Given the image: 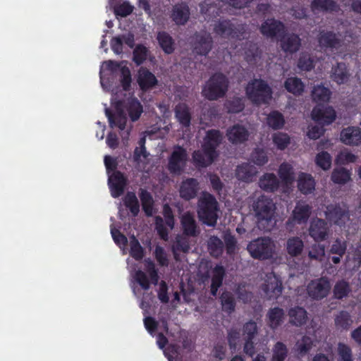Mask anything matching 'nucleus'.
I'll return each mask as SVG.
<instances>
[{
    "label": "nucleus",
    "mask_w": 361,
    "mask_h": 361,
    "mask_svg": "<svg viewBox=\"0 0 361 361\" xmlns=\"http://www.w3.org/2000/svg\"><path fill=\"white\" fill-rule=\"evenodd\" d=\"M192 51L197 55L206 56L213 47V39L206 31L196 32L192 42Z\"/></svg>",
    "instance_id": "obj_9"
},
{
    "label": "nucleus",
    "mask_w": 361,
    "mask_h": 361,
    "mask_svg": "<svg viewBox=\"0 0 361 361\" xmlns=\"http://www.w3.org/2000/svg\"><path fill=\"white\" fill-rule=\"evenodd\" d=\"M350 292V288L349 283L344 280L336 282L333 289L334 296L338 300L345 298Z\"/></svg>",
    "instance_id": "obj_53"
},
{
    "label": "nucleus",
    "mask_w": 361,
    "mask_h": 361,
    "mask_svg": "<svg viewBox=\"0 0 361 361\" xmlns=\"http://www.w3.org/2000/svg\"><path fill=\"white\" fill-rule=\"evenodd\" d=\"M223 238L225 243L226 253L228 255H233L237 246V241L235 236L231 233H224Z\"/></svg>",
    "instance_id": "obj_61"
},
{
    "label": "nucleus",
    "mask_w": 361,
    "mask_h": 361,
    "mask_svg": "<svg viewBox=\"0 0 361 361\" xmlns=\"http://www.w3.org/2000/svg\"><path fill=\"white\" fill-rule=\"evenodd\" d=\"M350 172L345 168L334 169L331 173V180L337 184H345L350 180Z\"/></svg>",
    "instance_id": "obj_51"
},
{
    "label": "nucleus",
    "mask_w": 361,
    "mask_h": 361,
    "mask_svg": "<svg viewBox=\"0 0 361 361\" xmlns=\"http://www.w3.org/2000/svg\"><path fill=\"white\" fill-rule=\"evenodd\" d=\"M308 233L316 243L326 241L331 233L330 226L326 220L314 218L310 221Z\"/></svg>",
    "instance_id": "obj_10"
},
{
    "label": "nucleus",
    "mask_w": 361,
    "mask_h": 361,
    "mask_svg": "<svg viewBox=\"0 0 361 361\" xmlns=\"http://www.w3.org/2000/svg\"><path fill=\"white\" fill-rule=\"evenodd\" d=\"M257 173L256 167L249 163H243L237 166L235 171L236 178L243 182H252L253 178Z\"/></svg>",
    "instance_id": "obj_28"
},
{
    "label": "nucleus",
    "mask_w": 361,
    "mask_h": 361,
    "mask_svg": "<svg viewBox=\"0 0 361 361\" xmlns=\"http://www.w3.org/2000/svg\"><path fill=\"white\" fill-rule=\"evenodd\" d=\"M282 290V283L275 274L267 276V279L262 285V290L268 300L277 299L281 295Z\"/></svg>",
    "instance_id": "obj_16"
},
{
    "label": "nucleus",
    "mask_w": 361,
    "mask_h": 361,
    "mask_svg": "<svg viewBox=\"0 0 361 361\" xmlns=\"http://www.w3.org/2000/svg\"><path fill=\"white\" fill-rule=\"evenodd\" d=\"M276 207L271 198L261 195L253 204V210L259 229L270 231L275 225Z\"/></svg>",
    "instance_id": "obj_1"
},
{
    "label": "nucleus",
    "mask_w": 361,
    "mask_h": 361,
    "mask_svg": "<svg viewBox=\"0 0 361 361\" xmlns=\"http://www.w3.org/2000/svg\"><path fill=\"white\" fill-rule=\"evenodd\" d=\"M124 205L129 209L133 216H137L140 212L138 199L133 192H127L123 199Z\"/></svg>",
    "instance_id": "obj_42"
},
{
    "label": "nucleus",
    "mask_w": 361,
    "mask_h": 361,
    "mask_svg": "<svg viewBox=\"0 0 361 361\" xmlns=\"http://www.w3.org/2000/svg\"><path fill=\"white\" fill-rule=\"evenodd\" d=\"M278 173L281 181L286 185L291 184L295 180L293 169L286 162L280 165Z\"/></svg>",
    "instance_id": "obj_46"
},
{
    "label": "nucleus",
    "mask_w": 361,
    "mask_h": 361,
    "mask_svg": "<svg viewBox=\"0 0 361 361\" xmlns=\"http://www.w3.org/2000/svg\"><path fill=\"white\" fill-rule=\"evenodd\" d=\"M225 276V269L221 265H216L212 271V283L210 286V293L213 296H216L218 289L221 286Z\"/></svg>",
    "instance_id": "obj_37"
},
{
    "label": "nucleus",
    "mask_w": 361,
    "mask_h": 361,
    "mask_svg": "<svg viewBox=\"0 0 361 361\" xmlns=\"http://www.w3.org/2000/svg\"><path fill=\"white\" fill-rule=\"evenodd\" d=\"M180 225L183 234L188 237H197L200 233V227L190 212L184 213L180 217Z\"/></svg>",
    "instance_id": "obj_22"
},
{
    "label": "nucleus",
    "mask_w": 361,
    "mask_h": 361,
    "mask_svg": "<svg viewBox=\"0 0 361 361\" xmlns=\"http://www.w3.org/2000/svg\"><path fill=\"white\" fill-rule=\"evenodd\" d=\"M220 300L224 312L231 314L235 311L236 302L234 296L231 292H223Z\"/></svg>",
    "instance_id": "obj_47"
},
{
    "label": "nucleus",
    "mask_w": 361,
    "mask_h": 361,
    "mask_svg": "<svg viewBox=\"0 0 361 361\" xmlns=\"http://www.w3.org/2000/svg\"><path fill=\"white\" fill-rule=\"evenodd\" d=\"M187 158L186 150L181 146H176L169 158L168 170L171 173L180 174L183 170Z\"/></svg>",
    "instance_id": "obj_14"
},
{
    "label": "nucleus",
    "mask_w": 361,
    "mask_h": 361,
    "mask_svg": "<svg viewBox=\"0 0 361 361\" xmlns=\"http://www.w3.org/2000/svg\"><path fill=\"white\" fill-rule=\"evenodd\" d=\"M243 333L245 339L253 340L257 334V323L252 320L246 322L243 326Z\"/></svg>",
    "instance_id": "obj_63"
},
{
    "label": "nucleus",
    "mask_w": 361,
    "mask_h": 361,
    "mask_svg": "<svg viewBox=\"0 0 361 361\" xmlns=\"http://www.w3.org/2000/svg\"><path fill=\"white\" fill-rule=\"evenodd\" d=\"M219 211V203L215 197L209 192H204L197 202L199 220L208 226L214 227L217 223Z\"/></svg>",
    "instance_id": "obj_2"
},
{
    "label": "nucleus",
    "mask_w": 361,
    "mask_h": 361,
    "mask_svg": "<svg viewBox=\"0 0 361 361\" xmlns=\"http://www.w3.org/2000/svg\"><path fill=\"white\" fill-rule=\"evenodd\" d=\"M224 249L223 241L217 236H212L208 243V250L210 255L215 258L220 257Z\"/></svg>",
    "instance_id": "obj_48"
},
{
    "label": "nucleus",
    "mask_w": 361,
    "mask_h": 361,
    "mask_svg": "<svg viewBox=\"0 0 361 361\" xmlns=\"http://www.w3.org/2000/svg\"><path fill=\"white\" fill-rule=\"evenodd\" d=\"M251 159L259 166H262L268 162L267 152L262 148H255L251 153Z\"/></svg>",
    "instance_id": "obj_58"
},
{
    "label": "nucleus",
    "mask_w": 361,
    "mask_h": 361,
    "mask_svg": "<svg viewBox=\"0 0 361 361\" xmlns=\"http://www.w3.org/2000/svg\"><path fill=\"white\" fill-rule=\"evenodd\" d=\"M247 249L253 258L268 259L272 257L274 245L269 238H259L251 241Z\"/></svg>",
    "instance_id": "obj_7"
},
{
    "label": "nucleus",
    "mask_w": 361,
    "mask_h": 361,
    "mask_svg": "<svg viewBox=\"0 0 361 361\" xmlns=\"http://www.w3.org/2000/svg\"><path fill=\"white\" fill-rule=\"evenodd\" d=\"M274 144L280 150L285 149L290 142V138L287 133H276L272 136Z\"/></svg>",
    "instance_id": "obj_56"
},
{
    "label": "nucleus",
    "mask_w": 361,
    "mask_h": 361,
    "mask_svg": "<svg viewBox=\"0 0 361 361\" xmlns=\"http://www.w3.org/2000/svg\"><path fill=\"white\" fill-rule=\"evenodd\" d=\"M347 245L345 241L337 238L334 240L330 247V253L343 257L346 251Z\"/></svg>",
    "instance_id": "obj_64"
},
{
    "label": "nucleus",
    "mask_w": 361,
    "mask_h": 361,
    "mask_svg": "<svg viewBox=\"0 0 361 361\" xmlns=\"http://www.w3.org/2000/svg\"><path fill=\"white\" fill-rule=\"evenodd\" d=\"M315 180L312 175L306 173H300L298 179V188L304 195L313 192L315 189Z\"/></svg>",
    "instance_id": "obj_33"
},
{
    "label": "nucleus",
    "mask_w": 361,
    "mask_h": 361,
    "mask_svg": "<svg viewBox=\"0 0 361 361\" xmlns=\"http://www.w3.org/2000/svg\"><path fill=\"white\" fill-rule=\"evenodd\" d=\"M229 81L222 73H214L202 87V96L209 101L224 97L228 90Z\"/></svg>",
    "instance_id": "obj_4"
},
{
    "label": "nucleus",
    "mask_w": 361,
    "mask_h": 361,
    "mask_svg": "<svg viewBox=\"0 0 361 361\" xmlns=\"http://www.w3.org/2000/svg\"><path fill=\"white\" fill-rule=\"evenodd\" d=\"M331 290V284L326 277L312 280L307 286V293L310 298L321 300L326 298Z\"/></svg>",
    "instance_id": "obj_8"
},
{
    "label": "nucleus",
    "mask_w": 361,
    "mask_h": 361,
    "mask_svg": "<svg viewBox=\"0 0 361 361\" xmlns=\"http://www.w3.org/2000/svg\"><path fill=\"white\" fill-rule=\"evenodd\" d=\"M130 256L137 261L141 260L145 255L143 247L141 246L140 243L135 235H133L130 238Z\"/></svg>",
    "instance_id": "obj_52"
},
{
    "label": "nucleus",
    "mask_w": 361,
    "mask_h": 361,
    "mask_svg": "<svg viewBox=\"0 0 361 361\" xmlns=\"http://www.w3.org/2000/svg\"><path fill=\"white\" fill-rule=\"evenodd\" d=\"M259 31L267 38L278 41L283 34L286 32V27L281 20L271 18L267 19L262 23Z\"/></svg>",
    "instance_id": "obj_12"
},
{
    "label": "nucleus",
    "mask_w": 361,
    "mask_h": 361,
    "mask_svg": "<svg viewBox=\"0 0 361 361\" xmlns=\"http://www.w3.org/2000/svg\"><path fill=\"white\" fill-rule=\"evenodd\" d=\"M280 185L277 176L273 173H265L259 180V188L265 192H274Z\"/></svg>",
    "instance_id": "obj_27"
},
{
    "label": "nucleus",
    "mask_w": 361,
    "mask_h": 361,
    "mask_svg": "<svg viewBox=\"0 0 361 361\" xmlns=\"http://www.w3.org/2000/svg\"><path fill=\"white\" fill-rule=\"evenodd\" d=\"M313 13H332L336 11L338 5L334 0H312L310 4Z\"/></svg>",
    "instance_id": "obj_34"
},
{
    "label": "nucleus",
    "mask_w": 361,
    "mask_h": 361,
    "mask_svg": "<svg viewBox=\"0 0 361 361\" xmlns=\"http://www.w3.org/2000/svg\"><path fill=\"white\" fill-rule=\"evenodd\" d=\"M341 141L351 146L361 145V128L360 127H348L341 132Z\"/></svg>",
    "instance_id": "obj_26"
},
{
    "label": "nucleus",
    "mask_w": 361,
    "mask_h": 361,
    "mask_svg": "<svg viewBox=\"0 0 361 361\" xmlns=\"http://www.w3.org/2000/svg\"><path fill=\"white\" fill-rule=\"evenodd\" d=\"M339 32L333 30H322L317 35L319 47L324 50L331 51L338 50L342 45L343 40L340 38Z\"/></svg>",
    "instance_id": "obj_13"
},
{
    "label": "nucleus",
    "mask_w": 361,
    "mask_h": 361,
    "mask_svg": "<svg viewBox=\"0 0 361 361\" xmlns=\"http://www.w3.org/2000/svg\"><path fill=\"white\" fill-rule=\"evenodd\" d=\"M337 353L338 361H353L352 349L347 344L339 342Z\"/></svg>",
    "instance_id": "obj_57"
},
{
    "label": "nucleus",
    "mask_w": 361,
    "mask_h": 361,
    "mask_svg": "<svg viewBox=\"0 0 361 361\" xmlns=\"http://www.w3.org/2000/svg\"><path fill=\"white\" fill-rule=\"evenodd\" d=\"M190 11L187 2L181 1L172 6L171 18L177 25H185L189 20Z\"/></svg>",
    "instance_id": "obj_20"
},
{
    "label": "nucleus",
    "mask_w": 361,
    "mask_h": 361,
    "mask_svg": "<svg viewBox=\"0 0 361 361\" xmlns=\"http://www.w3.org/2000/svg\"><path fill=\"white\" fill-rule=\"evenodd\" d=\"M157 39L164 52L167 54H172L175 50V42L172 37L165 31L157 33Z\"/></svg>",
    "instance_id": "obj_38"
},
{
    "label": "nucleus",
    "mask_w": 361,
    "mask_h": 361,
    "mask_svg": "<svg viewBox=\"0 0 361 361\" xmlns=\"http://www.w3.org/2000/svg\"><path fill=\"white\" fill-rule=\"evenodd\" d=\"M225 109L229 114H238L245 108V103L243 98L233 97L227 100L224 104Z\"/></svg>",
    "instance_id": "obj_50"
},
{
    "label": "nucleus",
    "mask_w": 361,
    "mask_h": 361,
    "mask_svg": "<svg viewBox=\"0 0 361 361\" xmlns=\"http://www.w3.org/2000/svg\"><path fill=\"white\" fill-rule=\"evenodd\" d=\"M326 218L335 225L343 226L350 219L349 209L346 204H330L326 207Z\"/></svg>",
    "instance_id": "obj_11"
},
{
    "label": "nucleus",
    "mask_w": 361,
    "mask_h": 361,
    "mask_svg": "<svg viewBox=\"0 0 361 361\" xmlns=\"http://www.w3.org/2000/svg\"><path fill=\"white\" fill-rule=\"evenodd\" d=\"M311 209L309 204H297L293 212L294 219L298 224L306 222L311 214Z\"/></svg>",
    "instance_id": "obj_43"
},
{
    "label": "nucleus",
    "mask_w": 361,
    "mask_h": 361,
    "mask_svg": "<svg viewBox=\"0 0 361 361\" xmlns=\"http://www.w3.org/2000/svg\"><path fill=\"white\" fill-rule=\"evenodd\" d=\"M304 248L303 241L297 236L291 237L286 242V250L292 257L300 255Z\"/></svg>",
    "instance_id": "obj_41"
},
{
    "label": "nucleus",
    "mask_w": 361,
    "mask_h": 361,
    "mask_svg": "<svg viewBox=\"0 0 361 361\" xmlns=\"http://www.w3.org/2000/svg\"><path fill=\"white\" fill-rule=\"evenodd\" d=\"M200 190V183L196 178H187L183 180L178 190L179 196L185 201L195 199Z\"/></svg>",
    "instance_id": "obj_17"
},
{
    "label": "nucleus",
    "mask_w": 361,
    "mask_h": 361,
    "mask_svg": "<svg viewBox=\"0 0 361 361\" xmlns=\"http://www.w3.org/2000/svg\"><path fill=\"white\" fill-rule=\"evenodd\" d=\"M147 54V48L142 44H137L133 50V61L137 66H140L146 61Z\"/></svg>",
    "instance_id": "obj_55"
},
{
    "label": "nucleus",
    "mask_w": 361,
    "mask_h": 361,
    "mask_svg": "<svg viewBox=\"0 0 361 361\" xmlns=\"http://www.w3.org/2000/svg\"><path fill=\"white\" fill-rule=\"evenodd\" d=\"M137 82L140 90L143 92L152 90L158 84L156 76L147 68L142 67L138 71Z\"/></svg>",
    "instance_id": "obj_24"
},
{
    "label": "nucleus",
    "mask_w": 361,
    "mask_h": 361,
    "mask_svg": "<svg viewBox=\"0 0 361 361\" xmlns=\"http://www.w3.org/2000/svg\"><path fill=\"white\" fill-rule=\"evenodd\" d=\"M214 32L221 37L240 40L245 37V27L231 20H221L215 23Z\"/></svg>",
    "instance_id": "obj_5"
},
{
    "label": "nucleus",
    "mask_w": 361,
    "mask_h": 361,
    "mask_svg": "<svg viewBox=\"0 0 361 361\" xmlns=\"http://www.w3.org/2000/svg\"><path fill=\"white\" fill-rule=\"evenodd\" d=\"M284 310L279 307L270 308L267 312V324L273 329H277L283 322Z\"/></svg>",
    "instance_id": "obj_35"
},
{
    "label": "nucleus",
    "mask_w": 361,
    "mask_h": 361,
    "mask_svg": "<svg viewBox=\"0 0 361 361\" xmlns=\"http://www.w3.org/2000/svg\"><path fill=\"white\" fill-rule=\"evenodd\" d=\"M280 42L281 49L286 53L294 54L297 52L301 46V39L300 37L295 33L285 34L278 40Z\"/></svg>",
    "instance_id": "obj_23"
},
{
    "label": "nucleus",
    "mask_w": 361,
    "mask_h": 361,
    "mask_svg": "<svg viewBox=\"0 0 361 361\" xmlns=\"http://www.w3.org/2000/svg\"><path fill=\"white\" fill-rule=\"evenodd\" d=\"M123 101L118 100L114 104L116 114H113L108 108L105 109V114L108 118L109 126L111 128L117 127L121 130H125L127 123V117L123 109Z\"/></svg>",
    "instance_id": "obj_15"
},
{
    "label": "nucleus",
    "mask_w": 361,
    "mask_h": 361,
    "mask_svg": "<svg viewBox=\"0 0 361 361\" xmlns=\"http://www.w3.org/2000/svg\"><path fill=\"white\" fill-rule=\"evenodd\" d=\"M315 162L323 170H328L331 166V157L329 152L323 151L317 154Z\"/></svg>",
    "instance_id": "obj_60"
},
{
    "label": "nucleus",
    "mask_w": 361,
    "mask_h": 361,
    "mask_svg": "<svg viewBox=\"0 0 361 361\" xmlns=\"http://www.w3.org/2000/svg\"><path fill=\"white\" fill-rule=\"evenodd\" d=\"M284 87L287 92L293 95L300 96L305 90V84L299 78L290 77L285 80Z\"/></svg>",
    "instance_id": "obj_39"
},
{
    "label": "nucleus",
    "mask_w": 361,
    "mask_h": 361,
    "mask_svg": "<svg viewBox=\"0 0 361 361\" xmlns=\"http://www.w3.org/2000/svg\"><path fill=\"white\" fill-rule=\"evenodd\" d=\"M336 111L332 106H316L312 109V119L322 125H329L336 120Z\"/></svg>",
    "instance_id": "obj_19"
},
{
    "label": "nucleus",
    "mask_w": 361,
    "mask_h": 361,
    "mask_svg": "<svg viewBox=\"0 0 361 361\" xmlns=\"http://www.w3.org/2000/svg\"><path fill=\"white\" fill-rule=\"evenodd\" d=\"M313 345L314 341L312 338L305 335L296 342L295 345V352L300 357H303L310 352Z\"/></svg>",
    "instance_id": "obj_40"
},
{
    "label": "nucleus",
    "mask_w": 361,
    "mask_h": 361,
    "mask_svg": "<svg viewBox=\"0 0 361 361\" xmlns=\"http://www.w3.org/2000/svg\"><path fill=\"white\" fill-rule=\"evenodd\" d=\"M127 184V179L122 172L115 171L109 178V185L111 196L117 198L123 195Z\"/></svg>",
    "instance_id": "obj_21"
},
{
    "label": "nucleus",
    "mask_w": 361,
    "mask_h": 361,
    "mask_svg": "<svg viewBox=\"0 0 361 361\" xmlns=\"http://www.w3.org/2000/svg\"><path fill=\"white\" fill-rule=\"evenodd\" d=\"M330 76L338 85L346 83L350 76L346 64L343 62L337 63L332 67Z\"/></svg>",
    "instance_id": "obj_29"
},
{
    "label": "nucleus",
    "mask_w": 361,
    "mask_h": 361,
    "mask_svg": "<svg viewBox=\"0 0 361 361\" xmlns=\"http://www.w3.org/2000/svg\"><path fill=\"white\" fill-rule=\"evenodd\" d=\"M311 95L314 102L321 104L329 100L331 91L323 85H317L314 87Z\"/></svg>",
    "instance_id": "obj_45"
},
{
    "label": "nucleus",
    "mask_w": 361,
    "mask_h": 361,
    "mask_svg": "<svg viewBox=\"0 0 361 361\" xmlns=\"http://www.w3.org/2000/svg\"><path fill=\"white\" fill-rule=\"evenodd\" d=\"M122 101L123 109L126 110L131 121H137L143 112V106L140 102L135 97H130Z\"/></svg>",
    "instance_id": "obj_25"
},
{
    "label": "nucleus",
    "mask_w": 361,
    "mask_h": 361,
    "mask_svg": "<svg viewBox=\"0 0 361 361\" xmlns=\"http://www.w3.org/2000/svg\"><path fill=\"white\" fill-rule=\"evenodd\" d=\"M174 113L177 121L183 127H190L192 116L190 108L185 103L178 104L175 106Z\"/></svg>",
    "instance_id": "obj_32"
},
{
    "label": "nucleus",
    "mask_w": 361,
    "mask_h": 361,
    "mask_svg": "<svg viewBox=\"0 0 361 361\" xmlns=\"http://www.w3.org/2000/svg\"><path fill=\"white\" fill-rule=\"evenodd\" d=\"M353 324V317L346 310H341L334 316L335 327L336 330L341 332L348 331Z\"/></svg>",
    "instance_id": "obj_30"
},
{
    "label": "nucleus",
    "mask_w": 361,
    "mask_h": 361,
    "mask_svg": "<svg viewBox=\"0 0 361 361\" xmlns=\"http://www.w3.org/2000/svg\"><path fill=\"white\" fill-rule=\"evenodd\" d=\"M245 94L253 104L259 106L269 104L272 98L273 91L265 80L255 78L247 83Z\"/></svg>",
    "instance_id": "obj_3"
},
{
    "label": "nucleus",
    "mask_w": 361,
    "mask_h": 361,
    "mask_svg": "<svg viewBox=\"0 0 361 361\" xmlns=\"http://www.w3.org/2000/svg\"><path fill=\"white\" fill-rule=\"evenodd\" d=\"M222 141L223 134L219 130L211 129L206 132L202 148L206 157L209 158V162L213 163L218 157L216 149Z\"/></svg>",
    "instance_id": "obj_6"
},
{
    "label": "nucleus",
    "mask_w": 361,
    "mask_h": 361,
    "mask_svg": "<svg viewBox=\"0 0 361 361\" xmlns=\"http://www.w3.org/2000/svg\"><path fill=\"white\" fill-rule=\"evenodd\" d=\"M138 195L143 212L147 216H152L154 212V201L152 195L146 189L140 188Z\"/></svg>",
    "instance_id": "obj_36"
},
{
    "label": "nucleus",
    "mask_w": 361,
    "mask_h": 361,
    "mask_svg": "<svg viewBox=\"0 0 361 361\" xmlns=\"http://www.w3.org/2000/svg\"><path fill=\"white\" fill-rule=\"evenodd\" d=\"M289 322L295 326L300 327L307 321V312L305 308L299 306L291 307L288 310Z\"/></svg>",
    "instance_id": "obj_31"
},
{
    "label": "nucleus",
    "mask_w": 361,
    "mask_h": 361,
    "mask_svg": "<svg viewBox=\"0 0 361 361\" xmlns=\"http://www.w3.org/2000/svg\"><path fill=\"white\" fill-rule=\"evenodd\" d=\"M226 135L231 144L240 145L248 140L250 133L244 126L237 123L228 128Z\"/></svg>",
    "instance_id": "obj_18"
},
{
    "label": "nucleus",
    "mask_w": 361,
    "mask_h": 361,
    "mask_svg": "<svg viewBox=\"0 0 361 361\" xmlns=\"http://www.w3.org/2000/svg\"><path fill=\"white\" fill-rule=\"evenodd\" d=\"M297 66L300 71H310L314 68L315 61L310 54L302 52L298 58Z\"/></svg>",
    "instance_id": "obj_49"
},
{
    "label": "nucleus",
    "mask_w": 361,
    "mask_h": 361,
    "mask_svg": "<svg viewBox=\"0 0 361 361\" xmlns=\"http://www.w3.org/2000/svg\"><path fill=\"white\" fill-rule=\"evenodd\" d=\"M267 123L274 130L282 129L285 124L284 116L279 111H272L267 117Z\"/></svg>",
    "instance_id": "obj_44"
},
{
    "label": "nucleus",
    "mask_w": 361,
    "mask_h": 361,
    "mask_svg": "<svg viewBox=\"0 0 361 361\" xmlns=\"http://www.w3.org/2000/svg\"><path fill=\"white\" fill-rule=\"evenodd\" d=\"M288 353L286 345L283 343L278 341L273 348L271 361H285Z\"/></svg>",
    "instance_id": "obj_54"
},
{
    "label": "nucleus",
    "mask_w": 361,
    "mask_h": 361,
    "mask_svg": "<svg viewBox=\"0 0 361 361\" xmlns=\"http://www.w3.org/2000/svg\"><path fill=\"white\" fill-rule=\"evenodd\" d=\"M120 82L123 90L128 91L130 90L132 82V76L129 68L125 65L120 68Z\"/></svg>",
    "instance_id": "obj_59"
},
{
    "label": "nucleus",
    "mask_w": 361,
    "mask_h": 361,
    "mask_svg": "<svg viewBox=\"0 0 361 361\" xmlns=\"http://www.w3.org/2000/svg\"><path fill=\"white\" fill-rule=\"evenodd\" d=\"M133 8L128 1H123L114 7V13L116 16L126 17L133 13Z\"/></svg>",
    "instance_id": "obj_62"
}]
</instances>
